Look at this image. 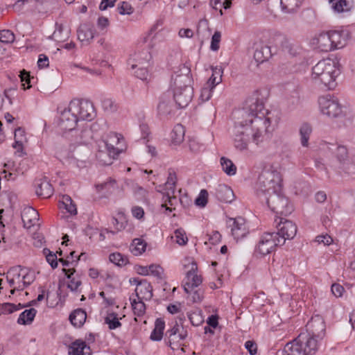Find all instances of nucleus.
<instances>
[{
	"label": "nucleus",
	"mask_w": 355,
	"mask_h": 355,
	"mask_svg": "<svg viewBox=\"0 0 355 355\" xmlns=\"http://www.w3.org/2000/svg\"><path fill=\"white\" fill-rule=\"evenodd\" d=\"M265 96L260 91H255L246 101L240 111L243 119L234 126V146L243 151L248 149L250 141L256 145L263 141V132L270 125V120L265 117Z\"/></svg>",
	"instance_id": "1"
},
{
	"label": "nucleus",
	"mask_w": 355,
	"mask_h": 355,
	"mask_svg": "<svg viewBox=\"0 0 355 355\" xmlns=\"http://www.w3.org/2000/svg\"><path fill=\"white\" fill-rule=\"evenodd\" d=\"M337 62L332 59L319 61L312 68L311 78L316 84L324 85L328 89L336 86L335 80L338 75Z\"/></svg>",
	"instance_id": "2"
},
{
	"label": "nucleus",
	"mask_w": 355,
	"mask_h": 355,
	"mask_svg": "<svg viewBox=\"0 0 355 355\" xmlns=\"http://www.w3.org/2000/svg\"><path fill=\"white\" fill-rule=\"evenodd\" d=\"M282 177L276 170L267 169L261 172L258 178L257 192L261 199L269 196L271 193L282 189Z\"/></svg>",
	"instance_id": "3"
},
{
	"label": "nucleus",
	"mask_w": 355,
	"mask_h": 355,
	"mask_svg": "<svg viewBox=\"0 0 355 355\" xmlns=\"http://www.w3.org/2000/svg\"><path fill=\"white\" fill-rule=\"evenodd\" d=\"M327 148L336 158L340 169L349 175L355 173V156L349 157L345 146L329 144Z\"/></svg>",
	"instance_id": "4"
},
{
	"label": "nucleus",
	"mask_w": 355,
	"mask_h": 355,
	"mask_svg": "<svg viewBox=\"0 0 355 355\" xmlns=\"http://www.w3.org/2000/svg\"><path fill=\"white\" fill-rule=\"evenodd\" d=\"M261 200H265L271 211L277 214L288 216L293 211V205L282 193V189L271 193L269 196H265Z\"/></svg>",
	"instance_id": "5"
},
{
	"label": "nucleus",
	"mask_w": 355,
	"mask_h": 355,
	"mask_svg": "<svg viewBox=\"0 0 355 355\" xmlns=\"http://www.w3.org/2000/svg\"><path fill=\"white\" fill-rule=\"evenodd\" d=\"M69 105L78 120L92 121L96 116L94 105L88 100L75 98Z\"/></svg>",
	"instance_id": "6"
},
{
	"label": "nucleus",
	"mask_w": 355,
	"mask_h": 355,
	"mask_svg": "<svg viewBox=\"0 0 355 355\" xmlns=\"http://www.w3.org/2000/svg\"><path fill=\"white\" fill-rule=\"evenodd\" d=\"M318 104L320 112L329 117L336 118L343 113L338 99L330 94L320 96L318 98Z\"/></svg>",
	"instance_id": "7"
},
{
	"label": "nucleus",
	"mask_w": 355,
	"mask_h": 355,
	"mask_svg": "<svg viewBox=\"0 0 355 355\" xmlns=\"http://www.w3.org/2000/svg\"><path fill=\"white\" fill-rule=\"evenodd\" d=\"M275 223H277L276 227L277 230V232L275 233L277 234L278 242L282 245L285 243L286 240L293 239L296 235L297 226L292 221L279 218V221L275 219Z\"/></svg>",
	"instance_id": "8"
},
{
	"label": "nucleus",
	"mask_w": 355,
	"mask_h": 355,
	"mask_svg": "<svg viewBox=\"0 0 355 355\" xmlns=\"http://www.w3.org/2000/svg\"><path fill=\"white\" fill-rule=\"evenodd\" d=\"M278 245H282L278 242L277 234L275 232H265L260 236L254 252L265 256L271 253Z\"/></svg>",
	"instance_id": "9"
},
{
	"label": "nucleus",
	"mask_w": 355,
	"mask_h": 355,
	"mask_svg": "<svg viewBox=\"0 0 355 355\" xmlns=\"http://www.w3.org/2000/svg\"><path fill=\"white\" fill-rule=\"evenodd\" d=\"M78 121L69 105L61 112L58 125L62 134L77 132L76 128Z\"/></svg>",
	"instance_id": "10"
},
{
	"label": "nucleus",
	"mask_w": 355,
	"mask_h": 355,
	"mask_svg": "<svg viewBox=\"0 0 355 355\" xmlns=\"http://www.w3.org/2000/svg\"><path fill=\"white\" fill-rule=\"evenodd\" d=\"M270 43L275 46L277 51L282 50L291 56H295L299 53V47L282 34L274 35L270 40Z\"/></svg>",
	"instance_id": "11"
},
{
	"label": "nucleus",
	"mask_w": 355,
	"mask_h": 355,
	"mask_svg": "<svg viewBox=\"0 0 355 355\" xmlns=\"http://www.w3.org/2000/svg\"><path fill=\"white\" fill-rule=\"evenodd\" d=\"M180 71L181 73L172 76L171 86L173 92L178 89L182 91L186 87H191V78L189 76L190 69L185 65H182Z\"/></svg>",
	"instance_id": "12"
},
{
	"label": "nucleus",
	"mask_w": 355,
	"mask_h": 355,
	"mask_svg": "<svg viewBox=\"0 0 355 355\" xmlns=\"http://www.w3.org/2000/svg\"><path fill=\"white\" fill-rule=\"evenodd\" d=\"M318 339L316 337H312L307 332L301 333L297 338L295 339L297 342L306 355H312L318 350Z\"/></svg>",
	"instance_id": "13"
},
{
	"label": "nucleus",
	"mask_w": 355,
	"mask_h": 355,
	"mask_svg": "<svg viewBox=\"0 0 355 355\" xmlns=\"http://www.w3.org/2000/svg\"><path fill=\"white\" fill-rule=\"evenodd\" d=\"M197 265L193 263L191 268L187 272L185 281L183 285L184 291L187 293H191V291L202 282L200 275L196 274Z\"/></svg>",
	"instance_id": "14"
},
{
	"label": "nucleus",
	"mask_w": 355,
	"mask_h": 355,
	"mask_svg": "<svg viewBox=\"0 0 355 355\" xmlns=\"http://www.w3.org/2000/svg\"><path fill=\"white\" fill-rule=\"evenodd\" d=\"M193 97V89L192 87H186L182 91L178 89L173 92V99L175 105L179 109L188 106Z\"/></svg>",
	"instance_id": "15"
},
{
	"label": "nucleus",
	"mask_w": 355,
	"mask_h": 355,
	"mask_svg": "<svg viewBox=\"0 0 355 355\" xmlns=\"http://www.w3.org/2000/svg\"><path fill=\"white\" fill-rule=\"evenodd\" d=\"M329 34L334 51L345 47L350 38V33L347 30L330 31Z\"/></svg>",
	"instance_id": "16"
},
{
	"label": "nucleus",
	"mask_w": 355,
	"mask_h": 355,
	"mask_svg": "<svg viewBox=\"0 0 355 355\" xmlns=\"http://www.w3.org/2000/svg\"><path fill=\"white\" fill-rule=\"evenodd\" d=\"M230 222H232V224H230L232 234L236 240L243 239L248 234V230L243 218H230Z\"/></svg>",
	"instance_id": "17"
},
{
	"label": "nucleus",
	"mask_w": 355,
	"mask_h": 355,
	"mask_svg": "<svg viewBox=\"0 0 355 355\" xmlns=\"http://www.w3.org/2000/svg\"><path fill=\"white\" fill-rule=\"evenodd\" d=\"M34 187L35 193L39 197L48 198L53 194V188L46 178L36 179Z\"/></svg>",
	"instance_id": "18"
},
{
	"label": "nucleus",
	"mask_w": 355,
	"mask_h": 355,
	"mask_svg": "<svg viewBox=\"0 0 355 355\" xmlns=\"http://www.w3.org/2000/svg\"><path fill=\"white\" fill-rule=\"evenodd\" d=\"M261 45L257 47L254 53V58L258 64L263 63L269 60L277 51L275 46Z\"/></svg>",
	"instance_id": "19"
},
{
	"label": "nucleus",
	"mask_w": 355,
	"mask_h": 355,
	"mask_svg": "<svg viewBox=\"0 0 355 355\" xmlns=\"http://www.w3.org/2000/svg\"><path fill=\"white\" fill-rule=\"evenodd\" d=\"M307 329L309 331V334L312 337H316L317 338L322 339L324 336L325 333V324L323 320L320 318H312L310 322H308Z\"/></svg>",
	"instance_id": "20"
},
{
	"label": "nucleus",
	"mask_w": 355,
	"mask_h": 355,
	"mask_svg": "<svg viewBox=\"0 0 355 355\" xmlns=\"http://www.w3.org/2000/svg\"><path fill=\"white\" fill-rule=\"evenodd\" d=\"M135 293L138 300H150L153 297V287L147 280L142 279L137 282Z\"/></svg>",
	"instance_id": "21"
},
{
	"label": "nucleus",
	"mask_w": 355,
	"mask_h": 355,
	"mask_svg": "<svg viewBox=\"0 0 355 355\" xmlns=\"http://www.w3.org/2000/svg\"><path fill=\"white\" fill-rule=\"evenodd\" d=\"M214 196L220 202H231L234 199L232 189L225 184H218L215 189Z\"/></svg>",
	"instance_id": "22"
},
{
	"label": "nucleus",
	"mask_w": 355,
	"mask_h": 355,
	"mask_svg": "<svg viewBox=\"0 0 355 355\" xmlns=\"http://www.w3.org/2000/svg\"><path fill=\"white\" fill-rule=\"evenodd\" d=\"M96 30L91 24H83L77 30L78 39L81 42L89 43L94 38Z\"/></svg>",
	"instance_id": "23"
},
{
	"label": "nucleus",
	"mask_w": 355,
	"mask_h": 355,
	"mask_svg": "<svg viewBox=\"0 0 355 355\" xmlns=\"http://www.w3.org/2000/svg\"><path fill=\"white\" fill-rule=\"evenodd\" d=\"M151 58L148 51H143L135 53L128 60V64L131 66L132 69H135L141 66H149V60Z\"/></svg>",
	"instance_id": "24"
},
{
	"label": "nucleus",
	"mask_w": 355,
	"mask_h": 355,
	"mask_svg": "<svg viewBox=\"0 0 355 355\" xmlns=\"http://www.w3.org/2000/svg\"><path fill=\"white\" fill-rule=\"evenodd\" d=\"M119 136L120 135L114 132L110 133L108 140L104 142L107 155L110 158L115 159L120 153L118 148L114 146V144L116 145L119 143Z\"/></svg>",
	"instance_id": "25"
},
{
	"label": "nucleus",
	"mask_w": 355,
	"mask_h": 355,
	"mask_svg": "<svg viewBox=\"0 0 355 355\" xmlns=\"http://www.w3.org/2000/svg\"><path fill=\"white\" fill-rule=\"evenodd\" d=\"M69 355H91V349L82 340H76L69 346Z\"/></svg>",
	"instance_id": "26"
},
{
	"label": "nucleus",
	"mask_w": 355,
	"mask_h": 355,
	"mask_svg": "<svg viewBox=\"0 0 355 355\" xmlns=\"http://www.w3.org/2000/svg\"><path fill=\"white\" fill-rule=\"evenodd\" d=\"M313 132V126L310 123L303 122L299 127L300 144L302 147L309 146V139Z\"/></svg>",
	"instance_id": "27"
},
{
	"label": "nucleus",
	"mask_w": 355,
	"mask_h": 355,
	"mask_svg": "<svg viewBox=\"0 0 355 355\" xmlns=\"http://www.w3.org/2000/svg\"><path fill=\"white\" fill-rule=\"evenodd\" d=\"M38 212L33 208L25 209L21 214L24 227L29 229L35 225L38 220Z\"/></svg>",
	"instance_id": "28"
},
{
	"label": "nucleus",
	"mask_w": 355,
	"mask_h": 355,
	"mask_svg": "<svg viewBox=\"0 0 355 355\" xmlns=\"http://www.w3.org/2000/svg\"><path fill=\"white\" fill-rule=\"evenodd\" d=\"M76 130L78 132L70 133V139L76 143L87 144L92 138V132L87 127L81 129L76 128Z\"/></svg>",
	"instance_id": "29"
},
{
	"label": "nucleus",
	"mask_w": 355,
	"mask_h": 355,
	"mask_svg": "<svg viewBox=\"0 0 355 355\" xmlns=\"http://www.w3.org/2000/svg\"><path fill=\"white\" fill-rule=\"evenodd\" d=\"M20 275H22L21 286H17V291H23L25 288L30 286L35 279V275L33 271H31L27 268L20 267Z\"/></svg>",
	"instance_id": "30"
},
{
	"label": "nucleus",
	"mask_w": 355,
	"mask_h": 355,
	"mask_svg": "<svg viewBox=\"0 0 355 355\" xmlns=\"http://www.w3.org/2000/svg\"><path fill=\"white\" fill-rule=\"evenodd\" d=\"M318 48L324 52L334 51L329 31L322 33L318 37Z\"/></svg>",
	"instance_id": "31"
},
{
	"label": "nucleus",
	"mask_w": 355,
	"mask_h": 355,
	"mask_svg": "<svg viewBox=\"0 0 355 355\" xmlns=\"http://www.w3.org/2000/svg\"><path fill=\"white\" fill-rule=\"evenodd\" d=\"M87 318L86 312L82 309L74 310L69 315V320L76 327H82Z\"/></svg>",
	"instance_id": "32"
},
{
	"label": "nucleus",
	"mask_w": 355,
	"mask_h": 355,
	"mask_svg": "<svg viewBox=\"0 0 355 355\" xmlns=\"http://www.w3.org/2000/svg\"><path fill=\"white\" fill-rule=\"evenodd\" d=\"M304 352L300 345L294 339L285 345L282 355H306Z\"/></svg>",
	"instance_id": "33"
},
{
	"label": "nucleus",
	"mask_w": 355,
	"mask_h": 355,
	"mask_svg": "<svg viewBox=\"0 0 355 355\" xmlns=\"http://www.w3.org/2000/svg\"><path fill=\"white\" fill-rule=\"evenodd\" d=\"M70 31L62 24H56V28L54 31L52 37L57 42H64L69 37Z\"/></svg>",
	"instance_id": "34"
},
{
	"label": "nucleus",
	"mask_w": 355,
	"mask_h": 355,
	"mask_svg": "<svg viewBox=\"0 0 355 355\" xmlns=\"http://www.w3.org/2000/svg\"><path fill=\"white\" fill-rule=\"evenodd\" d=\"M302 0H280V6L284 13H293L301 6Z\"/></svg>",
	"instance_id": "35"
},
{
	"label": "nucleus",
	"mask_w": 355,
	"mask_h": 355,
	"mask_svg": "<svg viewBox=\"0 0 355 355\" xmlns=\"http://www.w3.org/2000/svg\"><path fill=\"white\" fill-rule=\"evenodd\" d=\"M165 322L162 318H157L155 322V328L150 334V339L155 341H159L163 337V332Z\"/></svg>",
	"instance_id": "36"
},
{
	"label": "nucleus",
	"mask_w": 355,
	"mask_h": 355,
	"mask_svg": "<svg viewBox=\"0 0 355 355\" xmlns=\"http://www.w3.org/2000/svg\"><path fill=\"white\" fill-rule=\"evenodd\" d=\"M184 134L185 130L184 126L181 124H177L174 126L171 133L172 142L175 144H180L184 140Z\"/></svg>",
	"instance_id": "37"
},
{
	"label": "nucleus",
	"mask_w": 355,
	"mask_h": 355,
	"mask_svg": "<svg viewBox=\"0 0 355 355\" xmlns=\"http://www.w3.org/2000/svg\"><path fill=\"white\" fill-rule=\"evenodd\" d=\"M176 180L177 176L175 172L172 169H169L168 176L166 182L163 186L162 190L158 191L160 192H163V190H164L165 191H171L172 194H174L175 190Z\"/></svg>",
	"instance_id": "38"
},
{
	"label": "nucleus",
	"mask_w": 355,
	"mask_h": 355,
	"mask_svg": "<svg viewBox=\"0 0 355 355\" xmlns=\"http://www.w3.org/2000/svg\"><path fill=\"white\" fill-rule=\"evenodd\" d=\"M37 311L31 308L24 311L19 316L17 322L20 324H31L35 317Z\"/></svg>",
	"instance_id": "39"
},
{
	"label": "nucleus",
	"mask_w": 355,
	"mask_h": 355,
	"mask_svg": "<svg viewBox=\"0 0 355 355\" xmlns=\"http://www.w3.org/2000/svg\"><path fill=\"white\" fill-rule=\"evenodd\" d=\"M116 186L115 180L110 178L107 181L96 185L98 192H104L105 195L110 194L114 191Z\"/></svg>",
	"instance_id": "40"
},
{
	"label": "nucleus",
	"mask_w": 355,
	"mask_h": 355,
	"mask_svg": "<svg viewBox=\"0 0 355 355\" xmlns=\"http://www.w3.org/2000/svg\"><path fill=\"white\" fill-rule=\"evenodd\" d=\"M333 10L336 12L349 11L352 6L347 0H329Z\"/></svg>",
	"instance_id": "41"
},
{
	"label": "nucleus",
	"mask_w": 355,
	"mask_h": 355,
	"mask_svg": "<svg viewBox=\"0 0 355 355\" xmlns=\"http://www.w3.org/2000/svg\"><path fill=\"white\" fill-rule=\"evenodd\" d=\"M223 171L229 176L236 173V166L232 161L225 157H222L220 160Z\"/></svg>",
	"instance_id": "42"
},
{
	"label": "nucleus",
	"mask_w": 355,
	"mask_h": 355,
	"mask_svg": "<svg viewBox=\"0 0 355 355\" xmlns=\"http://www.w3.org/2000/svg\"><path fill=\"white\" fill-rule=\"evenodd\" d=\"M146 243L141 239H135L130 245L131 252L136 256L141 254L145 252Z\"/></svg>",
	"instance_id": "43"
},
{
	"label": "nucleus",
	"mask_w": 355,
	"mask_h": 355,
	"mask_svg": "<svg viewBox=\"0 0 355 355\" xmlns=\"http://www.w3.org/2000/svg\"><path fill=\"white\" fill-rule=\"evenodd\" d=\"M19 275H20V266H16L10 268L6 275V279L9 286L12 288L17 286L16 282L19 280Z\"/></svg>",
	"instance_id": "44"
},
{
	"label": "nucleus",
	"mask_w": 355,
	"mask_h": 355,
	"mask_svg": "<svg viewBox=\"0 0 355 355\" xmlns=\"http://www.w3.org/2000/svg\"><path fill=\"white\" fill-rule=\"evenodd\" d=\"M110 261L118 266H125L128 263V259L126 256L119 253L114 252L109 256Z\"/></svg>",
	"instance_id": "45"
},
{
	"label": "nucleus",
	"mask_w": 355,
	"mask_h": 355,
	"mask_svg": "<svg viewBox=\"0 0 355 355\" xmlns=\"http://www.w3.org/2000/svg\"><path fill=\"white\" fill-rule=\"evenodd\" d=\"M105 322L108 324L110 329H115L121 326V323L119 320L117 313L114 312L107 314L105 318Z\"/></svg>",
	"instance_id": "46"
},
{
	"label": "nucleus",
	"mask_w": 355,
	"mask_h": 355,
	"mask_svg": "<svg viewBox=\"0 0 355 355\" xmlns=\"http://www.w3.org/2000/svg\"><path fill=\"white\" fill-rule=\"evenodd\" d=\"M23 308L21 304H15L11 303H3L0 305L1 314H10Z\"/></svg>",
	"instance_id": "47"
},
{
	"label": "nucleus",
	"mask_w": 355,
	"mask_h": 355,
	"mask_svg": "<svg viewBox=\"0 0 355 355\" xmlns=\"http://www.w3.org/2000/svg\"><path fill=\"white\" fill-rule=\"evenodd\" d=\"M62 204L69 214L76 215L77 214V209L76 205L73 202L71 198L69 196H64L62 198Z\"/></svg>",
	"instance_id": "48"
},
{
	"label": "nucleus",
	"mask_w": 355,
	"mask_h": 355,
	"mask_svg": "<svg viewBox=\"0 0 355 355\" xmlns=\"http://www.w3.org/2000/svg\"><path fill=\"white\" fill-rule=\"evenodd\" d=\"M143 300H138V302H137L135 300H134L131 303L134 313L137 316H141L145 313L146 305Z\"/></svg>",
	"instance_id": "49"
},
{
	"label": "nucleus",
	"mask_w": 355,
	"mask_h": 355,
	"mask_svg": "<svg viewBox=\"0 0 355 355\" xmlns=\"http://www.w3.org/2000/svg\"><path fill=\"white\" fill-rule=\"evenodd\" d=\"M15 35L10 30L0 31V42L4 44H10L15 41Z\"/></svg>",
	"instance_id": "50"
},
{
	"label": "nucleus",
	"mask_w": 355,
	"mask_h": 355,
	"mask_svg": "<svg viewBox=\"0 0 355 355\" xmlns=\"http://www.w3.org/2000/svg\"><path fill=\"white\" fill-rule=\"evenodd\" d=\"M174 234L176 238V243L178 244H179L180 245H184L187 243L188 238L186 235L185 231L183 229H177L175 231Z\"/></svg>",
	"instance_id": "51"
},
{
	"label": "nucleus",
	"mask_w": 355,
	"mask_h": 355,
	"mask_svg": "<svg viewBox=\"0 0 355 355\" xmlns=\"http://www.w3.org/2000/svg\"><path fill=\"white\" fill-rule=\"evenodd\" d=\"M208 199V192L206 189H202L200 191L198 196L195 200V203L196 205L204 207L206 206L207 203Z\"/></svg>",
	"instance_id": "52"
},
{
	"label": "nucleus",
	"mask_w": 355,
	"mask_h": 355,
	"mask_svg": "<svg viewBox=\"0 0 355 355\" xmlns=\"http://www.w3.org/2000/svg\"><path fill=\"white\" fill-rule=\"evenodd\" d=\"M132 191L139 200H143L146 198L147 191L137 184H132Z\"/></svg>",
	"instance_id": "53"
},
{
	"label": "nucleus",
	"mask_w": 355,
	"mask_h": 355,
	"mask_svg": "<svg viewBox=\"0 0 355 355\" xmlns=\"http://www.w3.org/2000/svg\"><path fill=\"white\" fill-rule=\"evenodd\" d=\"M44 253L46 255V259L48 263L51 265L53 268H55L58 266V259L55 254L51 252L49 249L44 248Z\"/></svg>",
	"instance_id": "54"
},
{
	"label": "nucleus",
	"mask_w": 355,
	"mask_h": 355,
	"mask_svg": "<svg viewBox=\"0 0 355 355\" xmlns=\"http://www.w3.org/2000/svg\"><path fill=\"white\" fill-rule=\"evenodd\" d=\"M118 11L120 15H130L133 12L134 8L131 6V5L126 2V1H122L119 6H118Z\"/></svg>",
	"instance_id": "55"
},
{
	"label": "nucleus",
	"mask_w": 355,
	"mask_h": 355,
	"mask_svg": "<svg viewBox=\"0 0 355 355\" xmlns=\"http://www.w3.org/2000/svg\"><path fill=\"white\" fill-rule=\"evenodd\" d=\"M156 277L157 279H162L164 275V269L157 264H151L149 266V275Z\"/></svg>",
	"instance_id": "56"
},
{
	"label": "nucleus",
	"mask_w": 355,
	"mask_h": 355,
	"mask_svg": "<svg viewBox=\"0 0 355 355\" xmlns=\"http://www.w3.org/2000/svg\"><path fill=\"white\" fill-rule=\"evenodd\" d=\"M221 39V33L220 31H215L211 37L210 49L213 51H217L219 49V44Z\"/></svg>",
	"instance_id": "57"
},
{
	"label": "nucleus",
	"mask_w": 355,
	"mask_h": 355,
	"mask_svg": "<svg viewBox=\"0 0 355 355\" xmlns=\"http://www.w3.org/2000/svg\"><path fill=\"white\" fill-rule=\"evenodd\" d=\"M191 323L193 326H199L203 322V318L200 312L194 311L188 315Z\"/></svg>",
	"instance_id": "58"
},
{
	"label": "nucleus",
	"mask_w": 355,
	"mask_h": 355,
	"mask_svg": "<svg viewBox=\"0 0 355 355\" xmlns=\"http://www.w3.org/2000/svg\"><path fill=\"white\" fill-rule=\"evenodd\" d=\"M19 78L21 82V86L24 89H26L30 88L31 86L29 85L31 81V76L28 71L26 70H22L20 71Z\"/></svg>",
	"instance_id": "59"
},
{
	"label": "nucleus",
	"mask_w": 355,
	"mask_h": 355,
	"mask_svg": "<svg viewBox=\"0 0 355 355\" xmlns=\"http://www.w3.org/2000/svg\"><path fill=\"white\" fill-rule=\"evenodd\" d=\"M148 67L146 66H141L139 67L136 68L135 70V74L136 77L142 80H146L148 79V77L149 76L148 71Z\"/></svg>",
	"instance_id": "60"
},
{
	"label": "nucleus",
	"mask_w": 355,
	"mask_h": 355,
	"mask_svg": "<svg viewBox=\"0 0 355 355\" xmlns=\"http://www.w3.org/2000/svg\"><path fill=\"white\" fill-rule=\"evenodd\" d=\"M164 195L163 196V200L165 202V205H162V207H166V204H168L170 206H174L177 202L178 198L174 196V194H172L171 191H164Z\"/></svg>",
	"instance_id": "61"
},
{
	"label": "nucleus",
	"mask_w": 355,
	"mask_h": 355,
	"mask_svg": "<svg viewBox=\"0 0 355 355\" xmlns=\"http://www.w3.org/2000/svg\"><path fill=\"white\" fill-rule=\"evenodd\" d=\"M214 89L205 85V86L202 88L200 98L202 101H207L210 99L211 96L212 90Z\"/></svg>",
	"instance_id": "62"
},
{
	"label": "nucleus",
	"mask_w": 355,
	"mask_h": 355,
	"mask_svg": "<svg viewBox=\"0 0 355 355\" xmlns=\"http://www.w3.org/2000/svg\"><path fill=\"white\" fill-rule=\"evenodd\" d=\"M232 0H211V2L214 4L213 7L214 9L218 10V4H220V8H224L228 9L231 6Z\"/></svg>",
	"instance_id": "63"
},
{
	"label": "nucleus",
	"mask_w": 355,
	"mask_h": 355,
	"mask_svg": "<svg viewBox=\"0 0 355 355\" xmlns=\"http://www.w3.org/2000/svg\"><path fill=\"white\" fill-rule=\"evenodd\" d=\"M315 241L324 245H329L333 243V239L328 234L319 235L316 236Z\"/></svg>",
	"instance_id": "64"
}]
</instances>
